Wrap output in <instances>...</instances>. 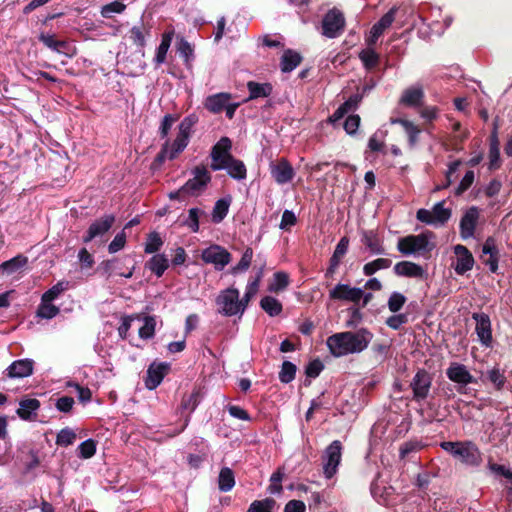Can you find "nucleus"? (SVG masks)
<instances>
[{
    "label": "nucleus",
    "instance_id": "1",
    "mask_svg": "<svg viewBox=\"0 0 512 512\" xmlns=\"http://www.w3.org/2000/svg\"><path fill=\"white\" fill-rule=\"evenodd\" d=\"M373 338V334L365 328L355 332L346 331L335 333L326 340L330 353L335 357L364 351Z\"/></svg>",
    "mask_w": 512,
    "mask_h": 512
},
{
    "label": "nucleus",
    "instance_id": "2",
    "mask_svg": "<svg viewBox=\"0 0 512 512\" xmlns=\"http://www.w3.org/2000/svg\"><path fill=\"white\" fill-rule=\"evenodd\" d=\"M440 447L467 466L479 467L483 461L480 449L472 441H443Z\"/></svg>",
    "mask_w": 512,
    "mask_h": 512
},
{
    "label": "nucleus",
    "instance_id": "3",
    "mask_svg": "<svg viewBox=\"0 0 512 512\" xmlns=\"http://www.w3.org/2000/svg\"><path fill=\"white\" fill-rule=\"evenodd\" d=\"M215 304L217 312L224 317L241 318L248 307L240 297L239 290L233 286L221 290L215 298Z\"/></svg>",
    "mask_w": 512,
    "mask_h": 512
},
{
    "label": "nucleus",
    "instance_id": "4",
    "mask_svg": "<svg viewBox=\"0 0 512 512\" xmlns=\"http://www.w3.org/2000/svg\"><path fill=\"white\" fill-rule=\"evenodd\" d=\"M195 114L186 116L178 126V133L172 143H169V160L175 159L188 145L192 128L197 123Z\"/></svg>",
    "mask_w": 512,
    "mask_h": 512
},
{
    "label": "nucleus",
    "instance_id": "5",
    "mask_svg": "<svg viewBox=\"0 0 512 512\" xmlns=\"http://www.w3.org/2000/svg\"><path fill=\"white\" fill-rule=\"evenodd\" d=\"M451 209L445 207V201L436 203L431 210L421 208L416 213L418 221L434 227L443 226L451 217Z\"/></svg>",
    "mask_w": 512,
    "mask_h": 512
},
{
    "label": "nucleus",
    "instance_id": "6",
    "mask_svg": "<svg viewBox=\"0 0 512 512\" xmlns=\"http://www.w3.org/2000/svg\"><path fill=\"white\" fill-rule=\"evenodd\" d=\"M343 446L339 440H334L322 454V468L325 478L331 479L338 471L342 459Z\"/></svg>",
    "mask_w": 512,
    "mask_h": 512
},
{
    "label": "nucleus",
    "instance_id": "7",
    "mask_svg": "<svg viewBox=\"0 0 512 512\" xmlns=\"http://www.w3.org/2000/svg\"><path fill=\"white\" fill-rule=\"evenodd\" d=\"M433 247L434 245L430 243L428 236L424 233L402 237L397 243V249L403 255L429 252Z\"/></svg>",
    "mask_w": 512,
    "mask_h": 512
},
{
    "label": "nucleus",
    "instance_id": "8",
    "mask_svg": "<svg viewBox=\"0 0 512 512\" xmlns=\"http://www.w3.org/2000/svg\"><path fill=\"white\" fill-rule=\"evenodd\" d=\"M191 174L193 177L182 186V191H187L188 196H198L211 182V174L204 165L194 167Z\"/></svg>",
    "mask_w": 512,
    "mask_h": 512
},
{
    "label": "nucleus",
    "instance_id": "9",
    "mask_svg": "<svg viewBox=\"0 0 512 512\" xmlns=\"http://www.w3.org/2000/svg\"><path fill=\"white\" fill-rule=\"evenodd\" d=\"M232 141L228 137H222L211 149V169L223 170L225 164L234 157L231 154Z\"/></svg>",
    "mask_w": 512,
    "mask_h": 512
},
{
    "label": "nucleus",
    "instance_id": "10",
    "mask_svg": "<svg viewBox=\"0 0 512 512\" xmlns=\"http://www.w3.org/2000/svg\"><path fill=\"white\" fill-rule=\"evenodd\" d=\"M345 28L344 14L336 9H330L322 20V34L327 38H337Z\"/></svg>",
    "mask_w": 512,
    "mask_h": 512
},
{
    "label": "nucleus",
    "instance_id": "11",
    "mask_svg": "<svg viewBox=\"0 0 512 512\" xmlns=\"http://www.w3.org/2000/svg\"><path fill=\"white\" fill-rule=\"evenodd\" d=\"M201 259L206 264H212L216 270L221 271L231 262L232 256L224 247L213 244L202 251Z\"/></svg>",
    "mask_w": 512,
    "mask_h": 512
},
{
    "label": "nucleus",
    "instance_id": "12",
    "mask_svg": "<svg viewBox=\"0 0 512 512\" xmlns=\"http://www.w3.org/2000/svg\"><path fill=\"white\" fill-rule=\"evenodd\" d=\"M446 375L449 380L458 384L457 391L464 393L465 387L474 382L473 375L469 372L464 364L452 362L446 370Z\"/></svg>",
    "mask_w": 512,
    "mask_h": 512
},
{
    "label": "nucleus",
    "instance_id": "13",
    "mask_svg": "<svg viewBox=\"0 0 512 512\" xmlns=\"http://www.w3.org/2000/svg\"><path fill=\"white\" fill-rule=\"evenodd\" d=\"M363 296V290L358 287H351L347 284H337L329 292V298L352 303H358Z\"/></svg>",
    "mask_w": 512,
    "mask_h": 512
},
{
    "label": "nucleus",
    "instance_id": "14",
    "mask_svg": "<svg viewBox=\"0 0 512 512\" xmlns=\"http://www.w3.org/2000/svg\"><path fill=\"white\" fill-rule=\"evenodd\" d=\"M270 173L277 184L283 185L290 182L295 171L287 159L281 158L276 163L270 164Z\"/></svg>",
    "mask_w": 512,
    "mask_h": 512
},
{
    "label": "nucleus",
    "instance_id": "15",
    "mask_svg": "<svg viewBox=\"0 0 512 512\" xmlns=\"http://www.w3.org/2000/svg\"><path fill=\"white\" fill-rule=\"evenodd\" d=\"M454 254L456 259L452 266L458 275H463L473 268L474 258L467 247L460 244L456 245L454 247Z\"/></svg>",
    "mask_w": 512,
    "mask_h": 512
},
{
    "label": "nucleus",
    "instance_id": "16",
    "mask_svg": "<svg viewBox=\"0 0 512 512\" xmlns=\"http://www.w3.org/2000/svg\"><path fill=\"white\" fill-rule=\"evenodd\" d=\"M472 318L476 321L475 331L479 341L485 347H490L492 343L491 321L485 313H474Z\"/></svg>",
    "mask_w": 512,
    "mask_h": 512
},
{
    "label": "nucleus",
    "instance_id": "17",
    "mask_svg": "<svg viewBox=\"0 0 512 512\" xmlns=\"http://www.w3.org/2000/svg\"><path fill=\"white\" fill-rule=\"evenodd\" d=\"M432 379L424 369L418 370L411 382V388L416 400H423L428 396Z\"/></svg>",
    "mask_w": 512,
    "mask_h": 512
},
{
    "label": "nucleus",
    "instance_id": "18",
    "mask_svg": "<svg viewBox=\"0 0 512 512\" xmlns=\"http://www.w3.org/2000/svg\"><path fill=\"white\" fill-rule=\"evenodd\" d=\"M480 210L476 206H471L460 220V235L463 239L473 237L476 225L478 223Z\"/></svg>",
    "mask_w": 512,
    "mask_h": 512
},
{
    "label": "nucleus",
    "instance_id": "19",
    "mask_svg": "<svg viewBox=\"0 0 512 512\" xmlns=\"http://www.w3.org/2000/svg\"><path fill=\"white\" fill-rule=\"evenodd\" d=\"M114 222L115 217L111 214L104 215L102 218L94 221L89 226L87 234L83 237L84 243H89L94 238L103 236L106 232L110 230Z\"/></svg>",
    "mask_w": 512,
    "mask_h": 512
},
{
    "label": "nucleus",
    "instance_id": "20",
    "mask_svg": "<svg viewBox=\"0 0 512 512\" xmlns=\"http://www.w3.org/2000/svg\"><path fill=\"white\" fill-rule=\"evenodd\" d=\"M170 365L168 363H152L146 372L145 386L149 390L157 388L165 375L168 373Z\"/></svg>",
    "mask_w": 512,
    "mask_h": 512
},
{
    "label": "nucleus",
    "instance_id": "21",
    "mask_svg": "<svg viewBox=\"0 0 512 512\" xmlns=\"http://www.w3.org/2000/svg\"><path fill=\"white\" fill-rule=\"evenodd\" d=\"M394 273L398 276L424 280L427 278V271L419 264L411 261H401L395 264Z\"/></svg>",
    "mask_w": 512,
    "mask_h": 512
},
{
    "label": "nucleus",
    "instance_id": "22",
    "mask_svg": "<svg viewBox=\"0 0 512 512\" xmlns=\"http://www.w3.org/2000/svg\"><path fill=\"white\" fill-rule=\"evenodd\" d=\"M34 361L32 359H19L13 361L5 370L8 378H25L33 374Z\"/></svg>",
    "mask_w": 512,
    "mask_h": 512
},
{
    "label": "nucleus",
    "instance_id": "23",
    "mask_svg": "<svg viewBox=\"0 0 512 512\" xmlns=\"http://www.w3.org/2000/svg\"><path fill=\"white\" fill-rule=\"evenodd\" d=\"M349 247V239L348 237H342L338 244L335 247V250L329 260V267L325 272L326 278H332L335 274L337 268L339 267L342 258L346 255Z\"/></svg>",
    "mask_w": 512,
    "mask_h": 512
},
{
    "label": "nucleus",
    "instance_id": "24",
    "mask_svg": "<svg viewBox=\"0 0 512 512\" xmlns=\"http://www.w3.org/2000/svg\"><path fill=\"white\" fill-rule=\"evenodd\" d=\"M482 253L484 255H488L487 259H483V262L489 267V270L492 273H495L498 270V263L500 259V251L496 244V239L494 237H488L483 246Z\"/></svg>",
    "mask_w": 512,
    "mask_h": 512
},
{
    "label": "nucleus",
    "instance_id": "25",
    "mask_svg": "<svg viewBox=\"0 0 512 512\" xmlns=\"http://www.w3.org/2000/svg\"><path fill=\"white\" fill-rule=\"evenodd\" d=\"M232 99V95L226 92H220L208 96L204 101V107L213 114L221 113L224 107Z\"/></svg>",
    "mask_w": 512,
    "mask_h": 512
},
{
    "label": "nucleus",
    "instance_id": "26",
    "mask_svg": "<svg viewBox=\"0 0 512 512\" xmlns=\"http://www.w3.org/2000/svg\"><path fill=\"white\" fill-rule=\"evenodd\" d=\"M424 99V91L420 85L405 89L401 95L400 103L407 107H419Z\"/></svg>",
    "mask_w": 512,
    "mask_h": 512
},
{
    "label": "nucleus",
    "instance_id": "27",
    "mask_svg": "<svg viewBox=\"0 0 512 512\" xmlns=\"http://www.w3.org/2000/svg\"><path fill=\"white\" fill-rule=\"evenodd\" d=\"M28 264V258L22 254H18L12 259L0 264V275H13L20 273Z\"/></svg>",
    "mask_w": 512,
    "mask_h": 512
},
{
    "label": "nucleus",
    "instance_id": "28",
    "mask_svg": "<svg viewBox=\"0 0 512 512\" xmlns=\"http://www.w3.org/2000/svg\"><path fill=\"white\" fill-rule=\"evenodd\" d=\"M145 267L157 277H161L169 267V261L164 254H155L146 262Z\"/></svg>",
    "mask_w": 512,
    "mask_h": 512
},
{
    "label": "nucleus",
    "instance_id": "29",
    "mask_svg": "<svg viewBox=\"0 0 512 512\" xmlns=\"http://www.w3.org/2000/svg\"><path fill=\"white\" fill-rule=\"evenodd\" d=\"M39 407V400L35 398L24 399L19 403L17 414L23 420H30L33 416H36V411Z\"/></svg>",
    "mask_w": 512,
    "mask_h": 512
},
{
    "label": "nucleus",
    "instance_id": "30",
    "mask_svg": "<svg viewBox=\"0 0 512 512\" xmlns=\"http://www.w3.org/2000/svg\"><path fill=\"white\" fill-rule=\"evenodd\" d=\"M247 89L249 91L248 100H253L257 98H265L271 95L272 93V85L270 83H258L255 81H249L247 83Z\"/></svg>",
    "mask_w": 512,
    "mask_h": 512
},
{
    "label": "nucleus",
    "instance_id": "31",
    "mask_svg": "<svg viewBox=\"0 0 512 512\" xmlns=\"http://www.w3.org/2000/svg\"><path fill=\"white\" fill-rule=\"evenodd\" d=\"M223 170H226L228 175L236 180H243L247 176V169L243 161L234 157L225 164Z\"/></svg>",
    "mask_w": 512,
    "mask_h": 512
},
{
    "label": "nucleus",
    "instance_id": "32",
    "mask_svg": "<svg viewBox=\"0 0 512 512\" xmlns=\"http://www.w3.org/2000/svg\"><path fill=\"white\" fill-rule=\"evenodd\" d=\"M301 60L302 57L299 53L290 49L286 50L281 57V71L284 73L293 71L301 63Z\"/></svg>",
    "mask_w": 512,
    "mask_h": 512
},
{
    "label": "nucleus",
    "instance_id": "33",
    "mask_svg": "<svg viewBox=\"0 0 512 512\" xmlns=\"http://www.w3.org/2000/svg\"><path fill=\"white\" fill-rule=\"evenodd\" d=\"M362 242L373 254L381 255L385 252L380 238L372 230L363 233Z\"/></svg>",
    "mask_w": 512,
    "mask_h": 512
},
{
    "label": "nucleus",
    "instance_id": "34",
    "mask_svg": "<svg viewBox=\"0 0 512 512\" xmlns=\"http://www.w3.org/2000/svg\"><path fill=\"white\" fill-rule=\"evenodd\" d=\"M173 35H174L173 31L165 32L162 35L161 43L157 47L156 55L154 58V62L157 66H159L165 62L167 52L169 50V47H170L172 39H173Z\"/></svg>",
    "mask_w": 512,
    "mask_h": 512
},
{
    "label": "nucleus",
    "instance_id": "35",
    "mask_svg": "<svg viewBox=\"0 0 512 512\" xmlns=\"http://www.w3.org/2000/svg\"><path fill=\"white\" fill-rule=\"evenodd\" d=\"M235 485V476L232 469L223 467L218 476V488L221 492H229Z\"/></svg>",
    "mask_w": 512,
    "mask_h": 512
},
{
    "label": "nucleus",
    "instance_id": "36",
    "mask_svg": "<svg viewBox=\"0 0 512 512\" xmlns=\"http://www.w3.org/2000/svg\"><path fill=\"white\" fill-rule=\"evenodd\" d=\"M262 277H263V268H260L259 271L257 272L256 276L253 279H250L248 281L246 288H245L244 295L242 296V298L244 299V302L247 305H249L250 301L257 294Z\"/></svg>",
    "mask_w": 512,
    "mask_h": 512
},
{
    "label": "nucleus",
    "instance_id": "37",
    "mask_svg": "<svg viewBox=\"0 0 512 512\" xmlns=\"http://www.w3.org/2000/svg\"><path fill=\"white\" fill-rule=\"evenodd\" d=\"M486 378L497 391L503 390L507 382L504 371H502L499 367H493L492 369L488 370L486 372Z\"/></svg>",
    "mask_w": 512,
    "mask_h": 512
},
{
    "label": "nucleus",
    "instance_id": "38",
    "mask_svg": "<svg viewBox=\"0 0 512 512\" xmlns=\"http://www.w3.org/2000/svg\"><path fill=\"white\" fill-rule=\"evenodd\" d=\"M149 35V29H146L143 25L133 26L130 29V39L132 42L140 48L141 54L144 56V47L146 45L145 37Z\"/></svg>",
    "mask_w": 512,
    "mask_h": 512
},
{
    "label": "nucleus",
    "instance_id": "39",
    "mask_svg": "<svg viewBox=\"0 0 512 512\" xmlns=\"http://www.w3.org/2000/svg\"><path fill=\"white\" fill-rule=\"evenodd\" d=\"M396 13H397V8L392 7L386 14H384L381 17V19L372 26V29L374 30V34L382 35L383 32L387 28H389L392 25V23L394 22Z\"/></svg>",
    "mask_w": 512,
    "mask_h": 512
},
{
    "label": "nucleus",
    "instance_id": "40",
    "mask_svg": "<svg viewBox=\"0 0 512 512\" xmlns=\"http://www.w3.org/2000/svg\"><path fill=\"white\" fill-rule=\"evenodd\" d=\"M359 58L367 70L374 69L380 60V56L373 48L367 47L359 53Z\"/></svg>",
    "mask_w": 512,
    "mask_h": 512
},
{
    "label": "nucleus",
    "instance_id": "41",
    "mask_svg": "<svg viewBox=\"0 0 512 512\" xmlns=\"http://www.w3.org/2000/svg\"><path fill=\"white\" fill-rule=\"evenodd\" d=\"M260 307L270 316L274 317L282 312V304L272 296H265L260 301Z\"/></svg>",
    "mask_w": 512,
    "mask_h": 512
},
{
    "label": "nucleus",
    "instance_id": "42",
    "mask_svg": "<svg viewBox=\"0 0 512 512\" xmlns=\"http://www.w3.org/2000/svg\"><path fill=\"white\" fill-rule=\"evenodd\" d=\"M230 200L219 199L216 201L212 211V221L220 223L228 214Z\"/></svg>",
    "mask_w": 512,
    "mask_h": 512
},
{
    "label": "nucleus",
    "instance_id": "43",
    "mask_svg": "<svg viewBox=\"0 0 512 512\" xmlns=\"http://www.w3.org/2000/svg\"><path fill=\"white\" fill-rule=\"evenodd\" d=\"M392 261L387 258H378L363 266V273L366 276H371L378 270L387 269L391 266Z\"/></svg>",
    "mask_w": 512,
    "mask_h": 512
},
{
    "label": "nucleus",
    "instance_id": "44",
    "mask_svg": "<svg viewBox=\"0 0 512 512\" xmlns=\"http://www.w3.org/2000/svg\"><path fill=\"white\" fill-rule=\"evenodd\" d=\"M289 285V275L285 272L279 271L273 275V279L268 286L270 292H279L286 289Z\"/></svg>",
    "mask_w": 512,
    "mask_h": 512
},
{
    "label": "nucleus",
    "instance_id": "45",
    "mask_svg": "<svg viewBox=\"0 0 512 512\" xmlns=\"http://www.w3.org/2000/svg\"><path fill=\"white\" fill-rule=\"evenodd\" d=\"M253 258V250L248 247L245 249L240 261L237 265L231 268L230 273L233 275H237L239 273L245 272L249 269Z\"/></svg>",
    "mask_w": 512,
    "mask_h": 512
},
{
    "label": "nucleus",
    "instance_id": "46",
    "mask_svg": "<svg viewBox=\"0 0 512 512\" xmlns=\"http://www.w3.org/2000/svg\"><path fill=\"white\" fill-rule=\"evenodd\" d=\"M285 476L284 468L279 467L270 477V485L268 486V492L270 494H280L283 490L281 482Z\"/></svg>",
    "mask_w": 512,
    "mask_h": 512
},
{
    "label": "nucleus",
    "instance_id": "47",
    "mask_svg": "<svg viewBox=\"0 0 512 512\" xmlns=\"http://www.w3.org/2000/svg\"><path fill=\"white\" fill-rule=\"evenodd\" d=\"M69 287L68 281H59L54 286H52L49 290H47L43 295L41 300L46 302H52L55 300L61 293L67 290Z\"/></svg>",
    "mask_w": 512,
    "mask_h": 512
},
{
    "label": "nucleus",
    "instance_id": "48",
    "mask_svg": "<svg viewBox=\"0 0 512 512\" xmlns=\"http://www.w3.org/2000/svg\"><path fill=\"white\" fill-rule=\"evenodd\" d=\"M144 324L139 329V337L144 340H148L154 337L156 320L154 316H145Z\"/></svg>",
    "mask_w": 512,
    "mask_h": 512
},
{
    "label": "nucleus",
    "instance_id": "49",
    "mask_svg": "<svg viewBox=\"0 0 512 512\" xmlns=\"http://www.w3.org/2000/svg\"><path fill=\"white\" fill-rule=\"evenodd\" d=\"M203 211L199 208H191L188 211V217L182 222V225L187 226L192 232L199 231V217Z\"/></svg>",
    "mask_w": 512,
    "mask_h": 512
},
{
    "label": "nucleus",
    "instance_id": "50",
    "mask_svg": "<svg viewBox=\"0 0 512 512\" xmlns=\"http://www.w3.org/2000/svg\"><path fill=\"white\" fill-rule=\"evenodd\" d=\"M163 245V240L160 237L159 233L157 232H151L148 237L145 244V253L147 254H153L160 250V248Z\"/></svg>",
    "mask_w": 512,
    "mask_h": 512
},
{
    "label": "nucleus",
    "instance_id": "51",
    "mask_svg": "<svg viewBox=\"0 0 512 512\" xmlns=\"http://www.w3.org/2000/svg\"><path fill=\"white\" fill-rule=\"evenodd\" d=\"M60 312V309L51 304V302H46L41 300V304L38 307L37 315L44 319H52L57 316Z\"/></svg>",
    "mask_w": 512,
    "mask_h": 512
},
{
    "label": "nucleus",
    "instance_id": "52",
    "mask_svg": "<svg viewBox=\"0 0 512 512\" xmlns=\"http://www.w3.org/2000/svg\"><path fill=\"white\" fill-rule=\"evenodd\" d=\"M201 393L199 389H195L190 395L184 396L181 402L183 410L193 412L200 403Z\"/></svg>",
    "mask_w": 512,
    "mask_h": 512
},
{
    "label": "nucleus",
    "instance_id": "53",
    "mask_svg": "<svg viewBox=\"0 0 512 512\" xmlns=\"http://www.w3.org/2000/svg\"><path fill=\"white\" fill-rule=\"evenodd\" d=\"M75 440H76L75 432L71 428L66 427V428L61 429L58 432L57 437H56V444L58 446L66 447V446L72 445Z\"/></svg>",
    "mask_w": 512,
    "mask_h": 512
},
{
    "label": "nucleus",
    "instance_id": "54",
    "mask_svg": "<svg viewBox=\"0 0 512 512\" xmlns=\"http://www.w3.org/2000/svg\"><path fill=\"white\" fill-rule=\"evenodd\" d=\"M295 374L296 366L292 362L284 361L279 372V380L288 384L295 378Z\"/></svg>",
    "mask_w": 512,
    "mask_h": 512
},
{
    "label": "nucleus",
    "instance_id": "55",
    "mask_svg": "<svg viewBox=\"0 0 512 512\" xmlns=\"http://www.w3.org/2000/svg\"><path fill=\"white\" fill-rule=\"evenodd\" d=\"M407 298L400 292L391 293L387 306L390 312L397 313L402 309L404 304L406 303Z\"/></svg>",
    "mask_w": 512,
    "mask_h": 512
},
{
    "label": "nucleus",
    "instance_id": "56",
    "mask_svg": "<svg viewBox=\"0 0 512 512\" xmlns=\"http://www.w3.org/2000/svg\"><path fill=\"white\" fill-rule=\"evenodd\" d=\"M39 39L44 45L56 52H61L67 46L65 41L56 40L52 35L41 34Z\"/></svg>",
    "mask_w": 512,
    "mask_h": 512
},
{
    "label": "nucleus",
    "instance_id": "57",
    "mask_svg": "<svg viewBox=\"0 0 512 512\" xmlns=\"http://www.w3.org/2000/svg\"><path fill=\"white\" fill-rule=\"evenodd\" d=\"M79 457L83 459H89L96 453V443L92 439L83 441L78 446Z\"/></svg>",
    "mask_w": 512,
    "mask_h": 512
},
{
    "label": "nucleus",
    "instance_id": "58",
    "mask_svg": "<svg viewBox=\"0 0 512 512\" xmlns=\"http://www.w3.org/2000/svg\"><path fill=\"white\" fill-rule=\"evenodd\" d=\"M126 6L120 1H113L109 4H106L101 9V15L104 18H110L113 13H122L125 10Z\"/></svg>",
    "mask_w": 512,
    "mask_h": 512
},
{
    "label": "nucleus",
    "instance_id": "59",
    "mask_svg": "<svg viewBox=\"0 0 512 512\" xmlns=\"http://www.w3.org/2000/svg\"><path fill=\"white\" fill-rule=\"evenodd\" d=\"M177 52L184 58L187 64L193 59V47L183 38L177 44Z\"/></svg>",
    "mask_w": 512,
    "mask_h": 512
},
{
    "label": "nucleus",
    "instance_id": "60",
    "mask_svg": "<svg viewBox=\"0 0 512 512\" xmlns=\"http://www.w3.org/2000/svg\"><path fill=\"white\" fill-rule=\"evenodd\" d=\"M474 179V172L472 170L467 171L462 180L460 181L458 187L456 188L455 194L458 196L463 194L466 190H468L471 187V185L474 182Z\"/></svg>",
    "mask_w": 512,
    "mask_h": 512
},
{
    "label": "nucleus",
    "instance_id": "61",
    "mask_svg": "<svg viewBox=\"0 0 512 512\" xmlns=\"http://www.w3.org/2000/svg\"><path fill=\"white\" fill-rule=\"evenodd\" d=\"M126 244V234L123 231L118 233L108 246L109 253L113 254L124 248Z\"/></svg>",
    "mask_w": 512,
    "mask_h": 512
},
{
    "label": "nucleus",
    "instance_id": "62",
    "mask_svg": "<svg viewBox=\"0 0 512 512\" xmlns=\"http://www.w3.org/2000/svg\"><path fill=\"white\" fill-rule=\"evenodd\" d=\"M403 128L408 135L410 146L413 147L418 141L420 129L413 122H404Z\"/></svg>",
    "mask_w": 512,
    "mask_h": 512
},
{
    "label": "nucleus",
    "instance_id": "63",
    "mask_svg": "<svg viewBox=\"0 0 512 512\" xmlns=\"http://www.w3.org/2000/svg\"><path fill=\"white\" fill-rule=\"evenodd\" d=\"M74 399L70 396H63L57 399L55 406L57 410L64 413L71 412L73 406H74Z\"/></svg>",
    "mask_w": 512,
    "mask_h": 512
},
{
    "label": "nucleus",
    "instance_id": "64",
    "mask_svg": "<svg viewBox=\"0 0 512 512\" xmlns=\"http://www.w3.org/2000/svg\"><path fill=\"white\" fill-rule=\"evenodd\" d=\"M324 365L319 359H315L306 366L305 373L310 378H316L323 370Z\"/></svg>",
    "mask_w": 512,
    "mask_h": 512
}]
</instances>
